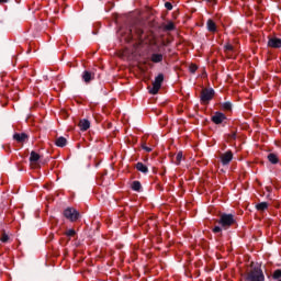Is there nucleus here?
Listing matches in <instances>:
<instances>
[{"mask_svg": "<svg viewBox=\"0 0 281 281\" xmlns=\"http://www.w3.org/2000/svg\"><path fill=\"white\" fill-rule=\"evenodd\" d=\"M79 128L80 131H89V128H91V122L87 119L81 120L79 122Z\"/></svg>", "mask_w": 281, "mask_h": 281, "instance_id": "ddd939ff", "label": "nucleus"}, {"mask_svg": "<svg viewBox=\"0 0 281 281\" xmlns=\"http://www.w3.org/2000/svg\"><path fill=\"white\" fill-rule=\"evenodd\" d=\"M246 280L248 281H265V273L262 272V268L259 266H255L248 272Z\"/></svg>", "mask_w": 281, "mask_h": 281, "instance_id": "7ed1b4c3", "label": "nucleus"}, {"mask_svg": "<svg viewBox=\"0 0 281 281\" xmlns=\"http://www.w3.org/2000/svg\"><path fill=\"white\" fill-rule=\"evenodd\" d=\"M153 47H156L154 52H161V46L157 43V41L151 42Z\"/></svg>", "mask_w": 281, "mask_h": 281, "instance_id": "cd10ccee", "label": "nucleus"}, {"mask_svg": "<svg viewBox=\"0 0 281 281\" xmlns=\"http://www.w3.org/2000/svg\"><path fill=\"white\" fill-rule=\"evenodd\" d=\"M132 190H134V192H142V182L135 180L132 182Z\"/></svg>", "mask_w": 281, "mask_h": 281, "instance_id": "aec40b11", "label": "nucleus"}, {"mask_svg": "<svg viewBox=\"0 0 281 281\" xmlns=\"http://www.w3.org/2000/svg\"><path fill=\"white\" fill-rule=\"evenodd\" d=\"M165 8H167V10H172V3L166 2Z\"/></svg>", "mask_w": 281, "mask_h": 281, "instance_id": "473e14b6", "label": "nucleus"}, {"mask_svg": "<svg viewBox=\"0 0 281 281\" xmlns=\"http://www.w3.org/2000/svg\"><path fill=\"white\" fill-rule=\"evenodd\" d=\"M176 26H175V22L170 21L168 22V24L164 25V31L165 32H172L175 31Z\"/></svg>", "mask_w": 281, "mask_h": 281, "instance_id": "412c9836", "label": "nucleus"}, {"mask_svg": "<svg viewBox=\"0 0 281 281\" xmlns=\"http://www.w3.org/2000/svg\"><path fill=\"white\" fill-rule=\"evenodd\" d=\"M256 210H258V212H265V210H269V203L260 202V203L256 204Z\"/></svg>", "mask_w": 281, "mask_h": 281, "instance_id": "a211bd4d", "label": "nucleus"}, {"mask_svg": "<svg viewBox=\"0 0 281 281\" xmlns=\"http://www.w3.org/2000/svg\"><path fill=\"white\" fill-rule=\"evenodd\" d=\"M65 235L68 236V238H72V236H76V229L70 228L66 231Z\"/></svg>", "mask_w": 281, "mask_h": 281, "instance_id": "393cba45", "label": "nucleus"}, {"mask_svg": "<svg viewBox=\"0 0 281 281\" xmlns=\"http://www.w3.org/2000/svg\"><path fill=\"white\" fill-rule=\"evenodd\" d=\"M151 63H161L164 60V54L161 53H154L150 57Z\"/></svg>", "mask_w": 281, "mask_h": 281, "instance_id": "2eb2a0df", "label": "nucleus"}, {"mask_svg": "<svg viewBox=\"0 0 281 281\" xmlns=\"http://www.w3.org/2000/svg\"><path fill=\"white\" fill-rule=\"evenodd\" d=\"M168 43H170V42H167V43H166V42H162V43H161V46H162V47H166V45H168Z\"/></svg>", "mask_w": 281, "mask_h": 281, "instance_id": "f704fd0d", "label": "nucleus"}, {"mask_svg": "<svg viewBox=\"0 0 281 281\" xmlns=\"http://www.w3.org/2000/svg\"><path fill=\"white\" fill-rule=\"evenodd\" d=\"M164 83V74H159L155 81L153 82V88L149 90L151 95H157L159 93V89H161V85Z\"/></svg>", "mask_w": 281, "mask_h": 281, "instance_id": "423d86ee", "label": "nucleus"}, {"mask_svg": "<svg viewBox=\"0 0 281 281\" xmlns=\"http://www.w3.org/2000/svg\"><path fill=\"white\" fill-rule=\"evenodd\" d=\"M9 240H10V236H8V234H5V233H2L1 241L8 243Z\"/></svg>", "mask_w": 281, "mask_h": 281, "instance_id": "c85d7f7f", "label": "nucleus"}, {"mask_svg": "<svg viewBox=\"0 0 281 281\" xmlns=\"http://www.w3.org/2000/svg\"><path fill=\"white\" fill-rule=\"evenodd\" d=\"M142 148H143V150H146V153H153V148L146 146V143L142 144Z\"/></svg>", "mask_w": 281, "mask_h": 281, "instance_id": "7c9ffc66", "label": "nucleus"}, {"mask_svg": "<svg viewBox=\"0 0 281 281\" xmlns=\"http://www.w3.org/2000/svg\"><path fill=\"white\" fill-rule=\"evenodd\" d=\"M266 190H267L268 192H271V189H270L269 187H267Z\"/></svg>", "mask_w": 281, "mask_h": 281, "instance_id": "e433bc0d", "label": "nucleus"}, {"mask_svg": "<svg viewBox=\"0 0 281 281\" xmlns=\"http://www.w3.org/2000/svg\"><path fill=\"white\" fill-rule=\"evenodd\" d=\"M268 47L272 49H280L281 38L280 37H268Z\"/></svg>", "mask_w": 281, "mask_h": 281, "instance_id": "9b49d317", "label": "nucleus"}, {"mask_svg": "<svg viewBox=\"0 0 281 281\" xmlns=\"http://www.w3.org/2000/svg\"><path fill=\"white\" fill-rule=\"evenodd\" d=\"M181 159H183V151H179L176 156V166H179L181 164Z\"/></svg>", "mask_w": 281, "mask_h": 281, "instance_id": "5701e85b", "label": "nucleus"}, {"mask_svg": "<svg viewBox=\"0 0 281 281\" xmlns=\"http://www.w3.org/2000/svg\"><path fill=\"white\" fill-rule=\"evenodd\" d=\"M206 27L209 32H216V23L212 19L207 20Z\"/></svg>", "mask_w": 281, "mask_h": 281, "instance_id": "6ab92c4d", "label": "nucleus"}, {"mask_svg": "<svg viewBox=\"0 0 281 281\" xmlns=\"http://www.w3.org/2000/svg\"><path fill=\"white\" fill-rule=\"evenodd\" d=\"M135 168L136 170H138V172H143V175H148V167L144 165V162H137Z\"/></svg>", "mask_w": 281, "mask_h": 281, "instance_id": "dca6fc26", "label": "nucleus"}, {"mask_svg": "<svg viewBox=\"0 0 281 281\" xmlns=\"http://www.w3.org/2000/svg\"><path fill=\"white\" fill-rule=\"evenodd\" d=\"M13 139L18 142V144H25V142L30 139V136L26 133H15Z\"/></svg>", "mask_w": 281, "mask_h": 281, "instance_id": "f8f14e48", "label": "nucleus"}, {"mask_svg": "<svg viewBox=\"0 0 281 281\" xmlns=\"http://www.w3.org/2000/svg\"><path fill=\"white\" fill-rule=\"evenodd\" d=\"M41 160V155L36 151H31V156L29 158V161L31 164V168H41V165L38 161Z\"/></svg>", "mask_w": 281, "mask_h": 281, "instance_id": "1a4fd4ad", "label": "nucleus"}, {"mask_svg": "<svg viewBox=\"0 0 281 281\" xmlns=\"http://www.w3.org/2000/svg\"><path fill=\"white\" fill-rule=\"evenodd\" d=\"M10 0H0V3H8Z\"/></svg>", "mask_w": 281, "mask_h": 281, "instance_id": "c9c22d12", "label": "nucleus"}, {"mask_svg": "<svg viewBox=\"0 0 281 281\" xmlns=\"http://www.w3.org/2000/svg\"><path fill=\"white\" fill-rule=\"evenodd\" d=\"M267 158H268V161H270V164L274 166L276 164H280V158L278 157L277 154L270 153Z\"/></svg>", "mask_w": 281, "mask_h": 281, "instance_id": "f3484780", "label": "nucleus"}, {"mask_svg": "<svg viewBox=\"0 0 281 281\" xmlns=\"http://www.w3.org/2000/svg\"><path fill=\"white\" fill-rule=\"evenodd\" d=\"M232 106H233V104L229 101H226V102L222 103V109L224 111H232Z\"/></svg>", "mask_w": 281, "mask_h": 281, "instance_id": "4be33fe9", "label": "nucleus"}, {"mask_svg": "<svg viewBox=\"0 0 281 281\" xmlns=\"http://www.w3.org/2000/svg\"><path fill=\"white\" fill-rule=\"evenodd\" d=\"M233 159H234V153H232V150H227L223 154H220V161L222 166H229Z\"/></svg>", "mask_w": 281, "mask_h": 281, "instance_id": "0eeeda50", "label": "nucleus"}, {"mask_svg": "<svg viewBox=\"0 0 281 281\" xmlns=\"http://www.w3.org/2000/svg\"><path fill=\"white\" fill-rule=\"evenodd\" d=\"M216 223L221 225L222 229L227 231L233 225H236V217H234V214L222 213Z\"/></svg>", "mask_w": 281, "mask_h": 281, "instance_id": "f257e3e1", "label": "nucleus"}, {"mask_svg": "<svg viewBox=\"0 0 281 281\" xmlns=\"http://www.w3.org/2000/svg\"><path fill=\"white\" fill-rule=\"evenodd\" d=\"M278 281H281V279H279Z\"/></svg>", "mask_w": 281, "mask_h": 281, "instance_id": "4c0bfd02", "label": "nucleus"}, {"mask_svg": "<svg viewBox=\"0 0 281 281\" xmlns=\"http://www.w3.org/2000/svg\"><path fill=\"white\" fill-rule=\"evenodd\" d=\"M225 52H234V46L232 44H226L224 46Z\"/></svg>", "mask_w": 281, "mask_h": 281, "instance_id": "c756f323", "label": "nucleus"}, {"mask_svg": "<svg viewBox=\"0 0 281 281\" xmlns=\"http://www.w3.org/2000/svg\"><path fill=\"white\" fill-rule=\"evenodd\" d=\"M81 79L86 85H91L95 80V72L91 70H85L81 75Z\"/></svg>", "mask_w": 281, "mask_h": 281, "instance_id": "6e6552de", "label": "nucleus"}, {"mask_svg": "<svg viewBox=\"0 0 281 281\" xmlns=\"http://www.w3.org/2000/svg\"><path fill=\"white\" fill-rule=\"evenodd\" d=\"M228 139H236V132L227 135Z\"/></svg>", "mask_w": 281, "mask_h": 281, "instance_id": "2f4dec72", "label": "nucleus"}, {"mask_svg": "<svg viewBox=\"0 0 281 281\" xmlns=\"http://www.w3.org/2000/svg\"><path fill=\"white\" fill-rule=\"evenodd\" d=\"M213 234H221L223 232V226H215L212 228Z\"/></svg>", "mask_w": 281, "mask_h": 281, "instance_id": "bb28decb", "label": "nucleus"}, {"mask_svg": "<svg viewBox=\"0 0 281 281\" xmlns=\"http://www.w3.org/2000/svg\"><path fill=\"white\" fill-rule=\"evenodd\" d=\"M215 91L212 88H204L200 94V101L202 104H210V101L214 99Z\"/></svg>", "mask_w": 281, "mask_h": 281, "instance_id": "20e7f679", "label": "nucleus"}, {"mask_svg": "<svg viewBox=\"0 0 281 281\" xmlns=\"http://www.w3.org/2000/svg\"><path fill=\"white\" fill-rule=\"evenodd\" d=\"M207 3H212V5L216 4V0H206Z\"/></svg>", "mask_w": 281, "mask_h": 281, "instance_id": "72a5a7b5", "label": "nucleus"}, {"mask_svg": "<svg viewBox=\"0 0 281 281\" xmlns=\"http://www.w3.org/2000/svg\"><path fill=\"white\" fill-rule=\"evenodd\" d=\"M63 215L67 221H70V223H76L80 218V212L76 210L75 207H67Z\"/></svg>", "mask_w": 281, "mask_h": 281, "instance_id": "39448f33", "label": "nucleus"}, {"mask_svg": "<svg viewBox=\"0 0 281 281\" xmlns=\"http://www.w3.org/2000/svg\"><path fill=\"white\" fill-rule=\"evenodd\" d=\"M272 279L273 280H281V269L274 270V272L272 274Z\"/></svg>", "mask_w": 281, "mask_h": 281, "instance_id": "b1692460", "label": "nucleus"}, {"mask_svg": "<svg viewBox=\"0 0 281 281\" xmlns=\"http://www.w3.org/2000/svg\"><path fill=\"white\" fill-rule=\"evenodd\" d=\"M144 38V30L137 25H133L127 31V36L125 37V41L127 43H131V41L137 40L143 41Z\"/></svg>", "mask_w": 281, "mask_h": 281, "instance_id": "f03ea898", "label": "nucleus"}, {"mask_svg": "<svg viewBox=\"0 0 281 281\" xmlns=\"http://www.w3.org/2000/svg\"><path fill=\"white\" fill-rule=\"evenodd\" d=\"M198 69H199V66H196L195 64H191L189 66L190 74H196Z\"/></svg>", "mask_w": 281, "mask_h": 281, "instance_id": "a878e982", "label": "nucleus"}, {"mask_svg": "<svg viewBox=\"0 0 281 281\" xmlns=\"http://www.w3.org/2000/svg\"><path fill=\"white\" fill-rule=\"evenodd\" d=\"M227 120V116L223 112H215L214 115L211 117L213 124H223Z\"/></svg>", "mask_w": 281, "mask_h": 281, "instance_id": "9d476101", "label": "nucleus"}, {"mask_svg": "<svg viewBox=\"0 0 281 281\" xmlns=\"http://www.w3.org/2000/svg\"><path fill=\"white\" fill-rule=\"evenodd\" d=\"M55 146H57L58 148H65V146H67V138H65L64 136H59L55 140Z\"/></svg>", "mask_w": 281, "mask_h": 281, "instance_id": "4468645a", "label": "nucleus"}]
</instances>
